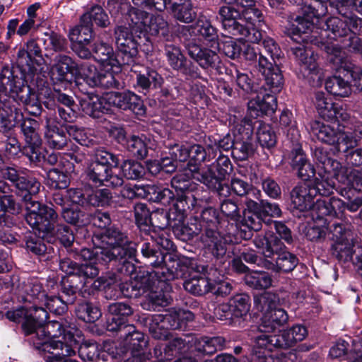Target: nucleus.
<instances>
[{
  "label": "nucleus",
  "mask_w": 362,
  "mask_h": 362,
  "mask_svg": "<svg viewBox=\"0 0 362 362\" xmlns=\"http://www.w3.org/2000/svg\"><path fill=\"white\" fill-rule=\"evenodd\" d=\"M22 299L25 302L32 303L31 307L36 312L47 293L42 290V285L37 279H32L24 282L21 286Z\"/></svg>",
  "instance_id": "39"
},
{
  "label": "nucleus",
  "mask_w": 362,
  "mask_h": 362,
  "mask_svg": "<svg viewBox=\"0 0 362 362\" xmlns=\"http://www.w3.org/2000/svg\"><path fill=\"white\" fill-rule=\"evenodd\" d=\"M189 56L204 69L215 65L218 56L214 51L203 48L194 40H189L185 44Z\"/></svg>",
  "instance_id": "36"
},
{
  "label": "nucleus",
  "mask_w": 362,
  "mask_h": 362,
  "mask_svg": "<svg viewBox=\"0 0 362 362\" xmlns=\"http://www.w3.org/2000/svg\"><path fill=\"white\" fill-rule=\"evenodd\" d=\"M325 89L330 94L339 97H348L351 93L350 83L341 76H333L325 81Z\"/></svg>",
  "instance_id": "53"
},
{
  "label": "nucleus",
  "mask_w": 362,
  "mask_h": 362,
  "mask_svg": "<svg viewBox=\"0 0 362 362\" xmlns=\"http://www.w3.org/2000/svg\"><path fill=\"white\" fill-rule=\"evenodd\" d=\"M190 150V160L187 164V167L184 169L182 173L178 175H182L183 177L190 180V179L194 180V176L192 175V168H196L194 172H205L204 169H200L199 165L205 161H209L211 158H214L216 155V150L211 146H208L207 149H205L203 146L199 144H194L189 146Z\"/></svg>",
  "instance_id": "27"
},
{
  "label": "nucleus",
  "mask_w": 362,
  "mask_h": 362,
  "mask_svg": "<svg viewBox=\"0 0 362 362\" xmlns=\"http://www.w3.org/2000/svg\"><path fill=\"white\" fill-rule=\"evenodd\" d=\"M44 139L48 147L60 150L67 145L68 137L66 132L59 129L55 120L47 118L45 126Z\"/></svg>",
  "instance_id": "37"
},
{
  "label": "nucleus",
  "mask_w": 362,
  "mask_h": 362,
  "mask_svg": "<svg viewBox=\"0 0 362 362\" xmlns=\"http://www.w3.org/2000/svg\"><path fill=\"white\" fill-rule=\"evenodd\" d=\"M76 313L79 319L86 322H94L101 316L100 309L88 302L80 303L76 309Z\"/></svg>",
  "instance_id": "61"
},
{
  "label": "nucleus",
  "mask_w": 362,
  "mask_h": 362,
  "mask_svg": "<svg viewBox=\"0 0 362 362\" xmlns=\"http://www.w3.org/2000/svg\"><path fill=\"white\" fill-rule=\"evenodd\" d=\"M278 302V296L272 293H264L255 297V307L262 313L258 327L260 334H276L280 327L287 322L288 314L284 309L277 308Z\"/></svg>",
  "instance_id": "8"
},
{
  "label": "nucleus",
  "mask_w": 362,
  "mask_h": 362,
  "mask_svg": "<svg viewBox=\"0 0 362 362\" xmlns=\"http://www.w3.org/2000/svg\"><path fill=\"white\" fill-rule=\"evenodd\" d=\"M255 246L261 250L266 258H272L274 252H277L284 247V243L276 237L269 240L266 235H257L254 239Z\"/></svg>",
  "instance_id": "51"
},
{
  "label": "nucleus",
  "mask_w": 362,
  "mask_h": 362,
  "mask_svg": "<svg viewBox=\"0 0 362 362\" xmlns=\"http://www.w3.org/2000/svg\"><path fill=\"white\" fill-rule=\"evenodd\" d=\"M313 156L318 163V168L323 170V172L333 174L335 180L344 187L346 183L349 182L348 175L350 168L343 167L339 161L329 158L322 148H316Z\"/></svg>",
  "instance_id": "25"
},
{
  "label": "nucleus",
  "mask_w": 362,
  "mask_h": 362,
  "mask_svg": "<svg viewBox=\"0 0 362 362\" xmlns=\"http://www.w3.org/2000/svg\"><path fill=\"white\" fill-rule=\"evenodd\" d=\"M81 337L80 330L69 329L63 337L64 342L61 340L44 341L42 346H37V350L45 362H78L70 356L75 354L74 346L80 342Z\"/></svg>",
  "instance_id": "10"
},
{
  "label": "nucleus",
  "mask_w": 362,
  "mask_h": 362,
  "mask_svg": "<svg viewBox=\"0 0 362 362\" xmlns=\"http://www.w3.org/2000/svg\"><path fill=\"white\" fill-rule=\"evenodd\" d=\"M25 94L21 95L20 101L26 106L30 114L39 115L41 113V106L38 103L36 91L31 87H25L23 89Z\"/></svg>",
  "instance_id": "62"
},
{
  "label": "nucleus",
  "mask_w": 362,
  "mask_h": 362,
  "mask_svg": "<svg viewBox=\"0 0 362 362\" xmlns=\"http://www.w3.org/2000/svg\"><path fill=\"white\" fill-rule=\"evenodd\" d=\"M112 204V193L107 189L95 190L87 197L86 206H106Z\"/></svg>",
  "instance_id": "64"
},
{
  "label": "nucleus",
  "mask_w": 362,
  "mask_h": 362,
  "mask_svg": "<svg viewBox=\"0 0 362 362\" xmlns=\"http://www.w3.org/2000/svg\"><path fill=\"white\" fill-rule=\"evenodd\" d=\"M308 334L306 328L300 325H296L281 334L270 335L274 339V343L279 348L287 349L296 342L303 341Z\"/></svg>",
  "instance_id": "40"
},
{
  "label": "nucleus",
  "mask_w": 362,
  "mask_h": 362,
  "mask_svg": "<svg viewBox=\"0 0 362 362\" xmlns=\"http://www.w3.org/2000/svg\"><path fill=\"white\" fill-rule=\"evenodd\" d=\"M190 344V354L199 358L202 361V358L211 356L217 351L224 348L226 340L222 337H206L189 335Z\"/></svg>",
  "instance_id": "20"
},
{
  "label": "nucleus",
  "mask_w": 362,
  "mask_h": 362,
  "mask_svg": "<svg viewBox=\"0 0 362 362\" xmlns=\"http://www.w3.org/2000/svg\"><path fill=\"white\" fill-rule=\"evenodd\" d=\"M45 300H42L41 305H40L38 308H36V313H39L37 310L42 307L44 310L47 311V310L50 312L55 313L56 315H62L67 310V305L69 304L66 303V300L64 296H48L47 294V297L45 298Z\"/></svg>",
  "instance_id": "55"
},
{
  "label": "nucleus",
  "mask_w": 362,
  "mask_h": 362,
  "mask_svg": "<svg viewBox=\"0 0 362 362\" xmlns=\"http://www.w3.org/2000/svg\"><path fill=\"white\" fill-rule=\"evenodd\" d=\"M114 72L100 74L94 65L88 62L77 64L76 74L78 75L90 87L106 86L117 87L119 82L115 79Z\"/></svg>",
  "instance_id": "22"
},
{
  "label": "nucleus",
  "mask_w": 362,
  "mask_h": 362,
  "mask_svg": "<svg viewBox=\"0 0 362 362\" xmlns=\"http://www.w3.org/2000/svg\"><path fill=\"white\" fill-rule=\"evenodd\" d=\"M137 86L144 90L151 88H157L161 86L163 79L162 76L154 70H147L145 74H139L136 76Z\"/></svg>",
  "instance_id": "56"
},
{
  "label": "nucleus",
  "mask_w": 362,
  "mask_h": 362,
  "mask_svg": "<svg viewBox=\"0 0 362 362\" xmlns=\"http://www.w3.org/2000/svg\"><path fill=\"white\" fill-rule=\"evenodd\" d=\"M25 87H30V86L24 84L21 78L15 77L8 69L3 71L0 74V94L20 100L21 95L25 93L23 90Z\"/></svg>",
  "instance_id": "33"
},
{
  "label": "nucleus",
  "mask_w": 362,
  "mask_h": 362,
  "mask_svg": "<svg viewBox=\"0 0 362 362\" xmlns=\"http://www.w3.org/2000/svg\"><path fill=\"white\" fill-rule=\"evenodd\" d=\"M252 133L253 124L249 118L241 119L234 127L233 153L240 160H245L252 151V145L250 141Z\"/></svg>",
  "instance_id": "18"
},
{
  "label": "nucleus",
  "mask_w": 362,
  "mask_h": 362,
  "mask_svg": "<svg viewBox=\"0 0 362 362\" xmlns=\"http://www.w3.org/2000/svg\"><path fill=\"white\" fill-rule=\"evenodd\" d=\"M93 242L100 245L96 253L105 254L106 261L119 260L122 264L119 272L125 277L120 285L122 294L127 298L141 296V291L150 283V274L144 270H137L135 265L127 260L135 257L139 245L129 241L127 235L115 227L95 235Z\"/></svg>",
  "instance_id": "2"
},
{
  "label": "nucleus",
  "mask_w": 362,
  "mask_h": 362,
  "mask_svg": "<svg viewBox=\"0 0 362 362\" xmlns=\"http://www.w3.org/2000/svg\"><path fill=\"white\" fill-rule=\"evenodd\" d=\"M108 103L103 97L98 95L88 96L81 101V109L83 112L93 117H100L101 113L107 112Z\"/></svg>",
  "instance_id": "48"
},
{
  "label": "nucleus",
  "mask_w": 362,
  "mask_h": 362,
  "mask_svg": "<svg viewBox=\"0 0 362 362\" xmlns=\"http://www.w3.org/2000/svg\"><path fill=\"white\" fill-rule=\"evenodd\" d=\"M39 313L35 315L36 321L33 327L31 341L34 347L37 350V346H41L40 342L61 340L64 342L63 337L69 329L78 330L74 327L64 328L58 321H51L45 323L48 319V313L42 307L40 308Z\"/></svg>",
  "instance_id": "13"
},
{
  "label": "nucleus",
  "mask_w": 362,
  "mask_h": 362,
  "mask_svg": "<svg viewBox=\"0 0 362 362\" xmlns=\"http://www.w3.org/2000/svg\"><path fill=\"white\" fill-rule=\"evenodd\" d=\"M201 218L206 224L205 233L202 236L204 247L207 252L222 262L225 260L228 246L233 241L232 238L219 230L218 225L221 224V221L216 209L208 207L203 209Z\"/></svg>",
  "instance_id": "7"
},
{
  "label": "nucleus",
  "mask_w": 362,
  "mask_h": 362,
  "mask_svg": "<svg viewBox=\"0 0 362 362\" xmlns=\"http://www.w3.org/2000/svg\"><path fill=\"white\" fill-rule=\"evenodd\" d=\"M98 274L99 269L95 262H86L78 265L74 276L78 278L81 291L90 293L95 290L110 286L115 281V279H107L105 276H100L95 279Z\"/></svg>",
  "instance_id": "15"
},
{
  "label": "nucleus",
  "mask_w": 362,
  "mask_h": 362,
  "mask_svg": "<svg viewBox=\"0 0 362 362\" xmlns=\"http://www.w3.org/2000/svg\"><path fill=\"white\" fill-rule=\"evenodd\" d=\"M92 24H77L69 33L70 41L74 44L90 42L93 35Z\"/></svg>",
  "instance_id": "58"
},
{
  "label": "nucleus",
  "mask_w": 362,
  "mask_h": 362,
  "mask_svg": "<svg viewBox=\"0 0 362 362\" xmlns=\"http://www.w3.org/2000/svg\"><path fill=\"white\" fill-rule=\"evenodd\" d=\"M196 168H192L194 180L205 185L209 189L216 190L221 197L226 198L230 194V188L228 185H224L222 181L224 179L216 178V175L211 172L209 167L207 172H194Z\"/></svg>",
  "instance_id": "42"
},
{
  "label": "nucleus",
  "mask_w": 362,
  "mask_h": 362,
  "mask_svg": "<svg viewBox=\"0 0 362 362\" xmlns=\"http://www.w3.org/2000/svg\"><path fill=\"white\" fill-rule=\"evenodd\" d=\"M327 7L321 6L320 8H315L310 5H303L296 13L289 16L288 21H296L298 23H313L314 21L319 22L322 21L325 15Z\"/></svg>",
  "instance_id": "46"
},
{
  "label": "nucleus",
  "mask_w": 362,
  "mask_h": 362,
  "mask_svg": "<svg viewBox=\"0 0 362 362\" xmlns=\"http://www.w3.org/2000/svg\"><path fill=\"white\" fill-rule=\"evenodd\" d=\"M108 106H114L122 110H130L138 116L146 114V107L141 98L132 91L110 92L104 95Z\"/></svg>",
  "instance_id": "19"
},
{
  "label": "nucleus",
  "mask_w": 362,
  "mask_h": 362,
  "mask_svg": "<svg viewBox=\"0 0 362 362\" xmlns=\"http://www.w3.org/2000/svg\"><path fill=\"white\" fill-rule=\"evenodd\" d=\"M339 123L336 129L329 124L317 120L313 121L310 123V134L321 142L337 145L338 151L346 152L357 145V139L344 132V129L340 128L341 122Z\"/></svg>",
  "instance_id": "12"
},
{
  "label": "nucleus",
  "mask_w": 362,
  "mask_h": 362,
  "mask_svg": "<svg viewBox=\"0 0 362 362\" xmlns=\"http://www.w3.org/2000/svg\"><path fill=\"white\" fill-rule=\"evenodd\" d=\"M81 206L71 205L64 207L62 211V216L67 223L74 225H86L90 222L89 214L81 209Z\"/></svg>",
  "instance_id": "54"
},
{
  "label": "nucleus",
  "mask_w": 362,
  "mask_h": 362,
  "mask_svg": "<svg viewBox=\"0 0 362 362\" xmlns=\"http://www.w3.org/2000/svg\"><path fill=\"white\" fill-rule=\"evenodd\" d=\"M25 208V218L33 229L56 235L66 247L72 245L73 232L68 226L58 223V214L52 208L31 199L26 202Z\"/></svg>",
  "instance_id": "5"
},
{
  "label": "nucleus",
  "mask_w": 362,
  "mask_h": 362,
  "mask_svg": "<svg viewBox=\"0 0 362 362\" xmlns=\"http://www.w3.org/2000/svg\"><path fill=\"white\" fill-rule=\"evenodd\" d=\"M285 246L279 250L274 255H277L275 264L267 260L264 262V267L276 271L289 272L292 271L298 264V258L293 254L284 250Z\"/></svg>",
  "instance_id": "45"
},
{
  "label": "nucleus",
  "mask_w": 362,
  "mask_h": 362,
  "mask_svg": "<svg viewBox=\"0 0 362 362\" xmlns=\"http://www.w3.org/2000/svg\"><path fill=\"white\" fill-rule=\"evenodd\" d=\"M108 319L107 329L110 332H117L127 326L126 317L133 313L132 307L123 302L110 303L107 306Z\"/></svg>",
  "instance_id": "30"
},
{
  "label": "nucleus",
  "mask_w": 362,
  "mask_h": 362,
  "mask_svg": "<svg viewBox=\"0 0 362 362\" xmlns=\"http://www.w3.org/2000/svg\"><path fill=\"white\" fill-rule=\"evenodd\" d=\"M353 240L334 243L332 245V254L339 262H350L353 257Z\"/></svg>",
  "instance_id": "57"
},
{
  "label": "nucleus",
  "mask_w": 362,
  "mask_h": 362,
  "mask_svg": "<svg viewBox=\"0 0 362 362\" xmlns=\"http://www.w3.org/2000/svg\"><path fill=\"white\" fill-rule=\"evenodd\" d=\"M245 282L255 289H267L272 286L273 280L267 272L252 270L245 274Z\"/></svg>",
  "instance_id": "52"
},
{
  "label": "nucleus",
  "mask_w": 362,
  "mask_h": 362,
  "mask_svg": "<svg viewBox=\"0 0 362 362\" xmlns=\"http://www.w3.org/2000/svg\"><path fill=\"white\" fill-rule=\"evenodd\" d=\"M315 104L319 115L325 119H337L346 121L349 118V114L339 104L332 102L330 98L326 96L323 92L315 93Z\"/></svg>",
  "instance_id": "26"
},
{
  "label": "nucleus",
  "mask_w": 362,
  "mask_h": 362,
  "mask_svg": "<svg viewBox=\"0 0 362 362\" xmlns=\"http://www.w3.org/2000/svg\"><path fill=\"white\" fill-rule=\"evenodd\" d=\"M171 186L177 193V197L172 201L169 217L178 221H183L187 206V199L189 192L192 190L190 181L183 177L182 175H176L171 180Z\"/></svg>",
  "instance_id": "17"
},
{
  "label": "nucleus",
  "mask_w": 362,
  "mask_h": 362,
  "mask_svg": "<svg viewBox=\"0 0 362 362\" xmlns=\"http://www.w3.org/2000/svg\"><path fill=\"white\" fill-rule=\"evenodd\" d=\"M239 222L249 229L258 231L262 228V222H263L266 226H270L271 220L269 218H263L259 210H249L248 212L244 213L243 218L241 217Z\"/></svg>",
  "instance_id": "60"
},
{
  "label": "nucleus",
  "mask_w": 362,
  "mask_h": 362,
  "mask_svg": "<svg viewBox=\"0 0 362 362\" xmlns=\"http://www.w3.org/2000/svg\"><path fill=\"white\" fill-rule=\"evenodd\" d=\"M144 320L149 332L157 339H167L170 335V329H173L168 312L165 314L148 315Z\"/></svg>",
  "instance_id": "31"
},
{
  "label": "nucleus",
  "mask_w": 362,
  "mask_h": 362,
  "mask_svg": "<svg viewBox=\"0 0 362 362\" xmlns=\"http://www.w3.org/2000/svg\"><path fill=\"white\" fill-rule=\"evenodd\" d=\"M291 166L303 180L308 181L315 175L314 166L308 160L302 148L298 146L291 152Z\"/></svg>",
  "instance_id": "41"
},
{
  "label": "nucleus",
  "mask_w": 362,
  "mask_h": 362,
  "mask_svg": "<svg viewBox=\"0 0 362 362\" xmlns=\"http://www.w3.org/2000/svg\"><path fill=\"white\" fill-rule=\"evenodd\" d=\"M316 191L311 189L310 185L303 183L295 187L291 192L292 206L294 209L304 212L311 209L313 218L321 219L327 215L336 214L337 210L344 207L343 201L336 197L318 199L314 203Z\"/></svg>",
  "instance_id": "6"
},
{
  "label": "nucleus",
  "mask_w": 362,
  "mask_h": 362,
  "mask_svg": "<svg viewBox=\"0 0 362 362\" xmlns=\"http://www.w3.org/2000/svg\"><path fill=\"white\" fill-rule=\"evenodd\" d=\"M250 298L245 294H238L230 299V305L234 317L245 316L250 310Z\"/></svg>",
  "instance_id": "63"
},
{
  "label": "nucleus",
  "mask_w": 362,
  "mask_h": 362,
  "mask_svg": "<svg viewBox=\"0 0 362 362\" xmlns=\"http://www.w3.org/2000/svg\"><path fill=\"white\" fill-rule=\"evenodd\" d=\"M212 273H217V269L199 264L198 261L185 256H170L161 271L157 272L163 281L157 284L151 280L141 295L145 294V299L141 303V307L146 310H156L159 307H165L170 303L171 289L168 281L175 279L188 278L184 282V288L188 292L202 296L211 291Z\"/></svg>",
  "instance_id": "1"
},
{
  "label": "nucleus",
  "mask_w": 362,
  "mask_h": 362,
  "mask_svg": "<svg viewBox=\"0 0 362 362\" xmlns=\"http://www.w3.org/2000/svg\"><path fill=\"white\" fill-rule=\"evenodd\" d=\"M77 63L69 56L63 54H57L53 59L49 75L54 83L68 80L69 74H76Z\"/></svg>",
  "instance_id": "28"
},
{
  "label": "nucleus",
  "mask_w": 362,
  "mask_h": 362,
  "mask_svg": "<svg viewBox=\"0 0 362 362\" xmlns=\"http://www.w3.org/2000/svg\"><path fill=\"white\" fill-rule=\"evenodd\" d=\"M119 134V142L124 146L134 156L138 158H144L146 156L148 148L145 141L141 137L133 135L127 138L122 131Z\"/></svg>",
  "instance_id": "47"
},
{
  "label": "nucleus",
  "mask_w": 362,
  "mask_h": 362,
  "mask_svg": "<svg viewBox=\"0 0 362 362\" xmlns=\"http://www.w3.org/2000/svg\"><path fill=\"white\" fill-rule=\"evenodd\" d=\"M6 316L12 322H22V328L25 335L33 334V327L36 321V317L35 311L31 307L29 309L19 307L16 309L9 310L6 312Z\"/></svg>",
  "instance_id": "43"
},
{
  "label": "nucleus",
  "mask_w": 362,
  "mask_h": 362,
  "mask_svg": "<svg viewBox=\"0 0 362 362\" xmlns=\"http://www.w3.org/2000/svg\"><path fill=\"white\" fill-rule=\"evenodd\" d=\"M172 13L174 17L183 23H192L197 18V12L192 10L189 0H177L173 3Z\"/></svg>",
  "instance_id": "50"
},
{
  "label": "nucleus",
  "mask_w": 362,
  "mask_h": 362,
  "mask_svg": "<svg viewBox=\"0 0 362 362\" xmlns=\"http://www.w3.org/2000/svg\"><path fill=\"white\" fill-rule=\"evenodd\" d=\"M274 339L268 334H259L251 354L250 362H282L281 358L270 354L274 348H279Z\"/></svg>",
  "instance_id": "29"
},
{
  "label": "nucleus",
  "mask_w": 362,
  "mask_h": 362,
  "mask_svg": "<svg viewBox=\"0 0 362 362\" xmlns=\"http://www.w3.org/2000/svg\"><path fill=\"white\" fill-rule=\"evenodd\" d=\"M141 245V252L144 257H156V260L151 262L150 264L153 267L156 268L157 270L153 271L152 273L145 271L151 275V281L156 282V284L158 281H163V278L156 273L161 271V268L165 266L169 257L174 255L171 254L163 255L161 252H158L155 249L153 243H151L148 241L143 242ZM152 284L153 283H151V284Z\"/></svg>",
  "instance_id": "38"
},
{
  "label": "nucleus",
  "mask_w": 362,
  "mask_h": 362,
  "mask_svg": "<svg viewBox=\"0 0 362 362\" xmlns=\"http://www.w3.org/2000/svg\"><path fill=\"white\" fill-rule=\"evenodd\" d=\"M223 25L225 30H228L233 35H240L246 41L252 43H258L264 36L256 24H223Z\"/></svg>",
  "instance_id": "44"
},
{
  "label": "nucleus",
  "mask_w": 362,
  "mask_h": 362,
  "mask_svg": "<svg viewBox=\"0 0 362 362\" xmlns=\"http://www.w3.org/2000/svg\"><path fill=\"white\" fill-rule=\"evenodd\" d=\"M257 69L263 76L265 84L259 88L257 95L248 101V112L252 117L273 114L277 108L275 95L284 86V77L279 68L262 54L259 57Z\"/></svg>",
  "instance_id": "4"
},
{
  "label": "nucleus",
  "mask_w": 362,
  "mask_h": 362,
  "mask_svg": "<svg viewBox=\"0 0 362 362\" xmlns=\"http://www.w3.org/2000/svg\"><path fill=\"white\" fill-rule=\"evenodd\" d=\"M27 169L6 167L1 170L4 178L10 180L17 189L35 194L40 191V182L35 177L27 175Z\"/></svg>",
  "instance_id": "23"
},
{
  "label": "nucleus",
  "mask_w": 362,
  "mask_h": 362,
  "mask_svg": "<svg viewBox=\"0 0 362 362\" xmlns=\"http://www.w3.org/2000/svg\"><path fill=\"white\" fill-rule=\"evenodd\" d=\"M17 64L25 82L34 81L35 76L38 79L45 76V60L40 47L34 40L28 41L25 48L18 50Z\"/></svg>",
  "instance_id": "11"
},
{
  "label": "nucleus",
  "mask_w": 362,
  "mask_h": 362,
  "mask_svg": "<svg viewBox=\"0 0 362 362\" xmlns=\"http://www.w3.org/2000/svg\"><path fill=\"white\" fill-rule=\"evenodd\" d=\"M320 178L316 177L313 182H308L310 185L311 189L316 191V196L317 194L328 197L329 196L335 187V182L333 178L335 177L333 174H328L325 172H318Z\"/></svg>",
  "instance_id": "49"
},
{
  "label": "nucleus",
  "mask_w": 362,
  "mask_h": 362,
  "mask_svg": "<svg viewBox=\"0 0 362 362\" xmlns=\"http://www.w3.org/2000/svg\"><path fill=\"white\" fill-rule=\"evenodd\" d=\"M189 335L184 338L176 337L168 344H158L153 349L154 362H162L171 359L177 355L190 354Z\"/></svg>",
  "instance_id": "24"
},
{
  "label": "nucleus",
  "mask_w": 362,
  "mask_h": 362,
  "mask_svg": "<svg viewBox=\"0 0 362 362\" xmlns=\"http://www.w3.org/2000/svg\"><path fill=\"white\" fill-rule=\"evenodd\" d=\"M20 124L23 135L37 129V122L33 119L24 118L21 110L14 105L6 103L1 104L0 101V133L6 134L16 125Z\"/></svg>",
  "instance_id": "14"
},
{
  "label": "nucleus",
  "mask_w": 362,
  "mask_h": 362,
  "mask_svg": "<svg viewBox=\"0 0 362 362\" xmlns=\"http://www.w3.org/2000/svg\"><path fill=\"white\" fill-rule=\"evenodd\" d=\"M310 25L314 24H290V28L286 30L290 38L298 43V45L292 47L291 50L305 78H312L318 72L317 55L310 48L300 43V41L307 40V33L310 30Z\"/></svg>",
  "instance_id": "9"
},
{
  "label": "nucleus",
  "mask_w": 362,
  "mask_h": 362,
  "mask_svg": "<svg viewBox=\"0 0 362 362\" xmlns=\"http://www.w3.org/2000/svg\"><path fill=\"white\" fill-rule=\"evenodd\" d=\"M87 179L95 186L117 187L122 185L123 178L103 165L94 161L88 163L86 171Z\"/></svg>",
  "instance_id": "21"
},
{
  "label": "nucleus",
  "mask_w": 362,
  "mask_h": 362,
  "mask_svg": "<svg viewBox=\"0 0 362 362\" xmlns=\"http://www.w3.org/2000/svg\"><path fill=\"white\" fill-rule=\"evenodd\" d=\"M325 217L321 218V220L326 225L327 238L333 240L334 243L341 242L344 240H354V235L350 224L344 223L338 218L329 220L328 218ZM328 217L330 218V216ZM319 220L320 221V219Z\"/></svg>",
  "instance_id": "35"
},
{
  "label": "nucleus",
  "mask_w": 362,
  "mask_h": 362,
  "mask_svg": "<svg viewBox=\"0 0 362 362\" xmlns=\"http://www.w3.org/2000/svg\"><path fill=\"white\" fill-rule=\"evenodd\" d=\"M135 188L137 191L142 189L144 191L143 196H147L148 194H153V197L151 199L155 202H162L163 204H170L172 201H174L175 194L172 190L168 188L159 187L156 185H147L146 187H140L139 186L135 185ZM122 195L128 198H133L136 194L134 189H124L122 192ZM139 195H142L141 193H139Z\"/></svg>",
  "instance_id": "34"
},
{
  "label": "nucleus",
  "mask_w": 362,
  "mask_h": 362,
  "mask_svg": "<svg viewBox=\"0 0 362 362\" xmlns=\"http://www.w3.org/2000/svg\"><path fill=\"white\" fill-rule=\"evenodd\" d=\"M119 337L124 338L125 344L132 350V356L134 354H139L141 356H149L153 358L151 354H146L142 351L143 349L147 345V341L144 334L136 329L133 325H127L119 331Z\"/></svg>",
  "instance_id": "32"
},
{
  "label": "nucleus",
  "mask_w": 362,
  "mask_h": 362,
  "mask_svg": "<svg viewBox=\"0 0 362 362\" xmlns=\"http://www.w3.org/2000/svg\"><path fill=\"white\" fill-rule=\"evenodd\" d=\"M167 312L173 324V329H182L188 322L193 321L194 318V315L189 310L171 308Z\"/></svg>",
  "instance_id": "59"
},
{
  "label": "nucleus",
  "mask_w": 362,
  "mask_h": 362,
  "mask_svg": "<svg viewBox=\"0 0 362 362\" xmlns=\"http://www.w3.org/2000/svg\"><path fill=\"white\" fill-rule=\"evenodd\" d=\"M2 213L0 214V241L4 244H11L16 242V235L4 230L1 227L10 228L15 224L13 215L21 212L22 206L12 195H3L0 199Z\"/></svg>",
  "instance_id": "16"
},
{
  "label": "nucleus",
  "mask_w": 362,
  "mask_h": 362,
  "mask_svg": "<svg viewBox=\"0 0 362 362\" xmlns=\"http://www.w3.org/2000/svg\"><path fill=\"white\" fill-rule=\"evenodd\" d=\"M127 24L118 26L115 30L117 55L115 57L112 47L103 41L94 44L92 57L98 62L105 72L119 73L121 66L134 63L137 55L138 40L146 37L144 27L151 24Z\"/></svg>",
  "instance_id": "3"
}]
</instances>
